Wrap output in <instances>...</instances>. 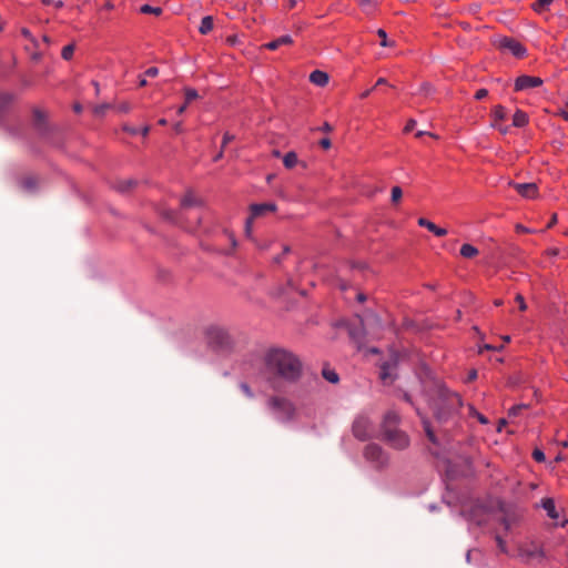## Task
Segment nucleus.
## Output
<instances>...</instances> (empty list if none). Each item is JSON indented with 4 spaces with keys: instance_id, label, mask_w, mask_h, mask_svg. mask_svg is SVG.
Masks as SVG:
<instances>
[{
    "instance_id": "obj_38",
    "label": "nucleus",
    "mask_w": 568,
    "mask_h": 568,
    "mask_svg": "<svg viewBox=\"0 0 568 568\" xmlns=\"http://www.w3.org/2000/svg\"><path fill=\"white\" fill-rule=\"evenodd\" d=\"M532 457L538 463L545 462V458H546L544 452L540 449H535L532 452Z\"/></svg>"
},
{
    "instance_id": "obj_11",
    "label": "nucleus",
    "mask_w": 568,
    "mask_h": 568,
    "mask_svg": "<svg viewBox=\"0 0 568 568\" xmlns=\"http://www.w3.org/2000/svg\"><path fill=\"white\" fill-rule=\"evenodd\" d=\"M39 180L32 174H26L18 180V187L26 194H33L38 190Z\"/></svg>"
},
{
    "instance_id": "obj_46",
    "label": "nucleus",
    "mask_w": 568,
    "mask_h": 568,
    "mask_svg": "<svg viewBox=\"0 0 568 568\" xmlns=\"http://www.w3.org/2000/svg\"><path fill=\"white\" fill-rule=\"evenodd\" d=\"M320 145L321 148H323L324 150H327L331 148L332 143H331V140L328 138H324L320 141Z\"/></svg>"
},
{
    "instance_id": "obj_35",
    "label": "nucleus",
    "mask_w": 568,
    "mask_h": 568,
    "mask_svg": "<svg viewBox=\"0 0 568 568\" xmlns=\"http://www.w3.org/2000/svg\"><path fill=\"white\" fill-rule=\"evenodd\" d=\"M469 414L476 417L479 423L488 424V419L483 414L478 413L473 406H469Z\"/></svg>"
},
{
    "instance_id": "obj_37",
    "label": "nucleus",
    "mask_w": 568,
    "mask_h": 568,
    "mask_svg": "<svg viewBox=\"0 0 568 568\" xmlns=\"http://www.w3.org/2000/svg\"><path fill=\"white\" fill-rule=\"evenodd\" d=\"M377 36L382 39V41H381V45H382V47H388V45H390V44H392V43H389V42H388V40H387V34H386L385 30H383V29H378V30H377Z\"/></svg>"
},
{
    "instance_id": "obj_13",
    "label": "nucleus",
    "mask_w": 568,
    "mask_h": 568,
    "mask_svg": "<svg viewBox=\"0 0 568 568\" xmlns=\"http://www.w3.org/2000/svg\"><path fill=\"white\" fill-rule=\"evenodd\" d=\"M519 555L526 560H532L536 558H544L545 554L541 547L532 545L530 547L521 548Z\"/></svg>"
},
{
    "instance_id": "obj_15",
    "label": "nucleus",
    "mask_w": 568,
    "mask_h": 568,
    "mask_svg": "<svg viewBox=\"0 0 568 568\" xmlns=\"http://www.w3.org/2000/svg\"><path fill=\"white\" fill-rule=\"evenodd\" d=\"M418 225L422 227H426L428 231L433 232L436 236H445L447 234V230L437 226L433 222L428 221L425 217L418 219Z\"/></svg>"
},
{
    "instance_id": "obj_22",
    "label": "nucleus",
    "mask_w": 568,
    "mask_h": 568,
    "mask_svg": "<svg viewBox=\"0 0 568 568\" xmlns=\"http://www.w3.org/2000/svg\"><path fill=\"white\" fill-rule=\"evenodd\" d=\"M214 26L213 17L206 16L202 19L199 31L201 34H207L212 31Z\"/></svg>"
},
{
    "instance_id": "obj_12",
    "label": "nucleus",
    "mask_w": 568,
    "mask_h": 568,
    "mask_svg": "<svg viewBox=\"0 0 568 568\" xmlns=\"http://www.w3.org/2000/svg\"><path fill=\"white\" fill-rule=\"evenodd\" d=\"M510 185L524 197L534 199L537 196L538 187L536 183H515L511 182Z\"/></svg>"
},
{
    "instance_id": "obj_24",
    "label": "nucleus",
    "mask_w": 568,
    "mask_h": 568,
    "mask_svg": "<svg viewBox=\"0 0 568 568\" xmlns=\"http://www.w3.org/2000/svg\"><path fill=\"white\" fill-rule=\"evenodd\" d=\"M423 426H424V430L426 433L427 438L433 444H438L437 437L435 435V430H434L433 426L430 425V423L423 418Z\"/></svg>"
},
{
    "instance_id": "obj_44",
    "label": "nucleus",
    "mask_w": 568,
    "mask_h": 568,
    "mask_svg": "<svg viewBox=\"0 0 568 568\" xmlns=\"http://www.w3.org/2000/svg\"><path fill=\"white\" fill-rule=\"evenodd\" d=\"M488 94V91L486 89H479L476 94H475V99L477 100H481L484 98H486Z\"/></svg>"
},
{
    "instance_id": "obj_60",
    "label": "nucleus",
    "mask_w": 568,
    "mask_h": 568,
    "mask_svg": "<svg viewBox=\"0 0 568 568\" xmlns=\"http://www.w3.org/2000/svg\"><path fill=\"white\" fill-rule=\"evenodd\" d=\"M149 132H150V126H149V125H145V126L142 129V131H141L142 135H144V136H146V135L149 134Z\"/></svg>"
},
{
    "instance_id": "obj_53",
    "label": "nucleus",
    "mask_w": 568,
    "mask_h": 568,
    "mask_svg": "<svg viewBox=\"0 0 568 568\" xmlns=\"http://www.w3.org/2000/svg\"><path fill=\"white\" fill-rule=\"evenodd\" d=\"M163 216H164L166 220L173 221V220H174V212H173V211H165V212L163 213Z\"/></svg>"
},
{
    "instance_id": "obj_45",
    "label": "nucleus",
    "mask_w": 568,
    "mask_h": 568,
    "mask_svg": "<svg viewBox=\"0 0 568 568\" xmlns=\"http://www.w3.org/2000/svg\"><path fill=\"white\" fill-rule=\"evenodd\" d=\"M241 389L243 390V393H244L247 397H250V398H252V397H253V393H252V390H251V388H250V386H248L247 384H241Z\"/></svg>"
},
{
    "instance_id": "obj_25",
    "label": "nucleus",
    "mask_w": 568,
    "mask_h": 568,
    "mask_svg": "<svg viewBox=\"0 0 568 568\" xmlns=\"http://www.w3.org/2000/svg\"><path fill=\"white\" fill-rule=\"evenodd\" d=\"M491 115L494 118L493 123H498L499 121H503L506 119V110L503 105H496L493 109Z\"/></svg>"
},
{
    "instance_id": "obj_41",
    "label": "nucleus",
    "mask_w": 568,
    "mask_h": 568,
    "mask_svg": "<svg viewBox=\"0 0 568 568\" xmlns=\"http://www.w3.org/2000/svg\"><path fill=\"white\" fill-rule=\"evenodd\" d=\"M159 74V69L155 67H151L145 71V75L150 78H154Z\"/></svg>"
},
{
    "instance_id": "obj_17",
    "label": "nucleus",
    "mask_w": 568,
    "mask_h": 568,
    "mask_svg": "<svg viewBox=\"0 0 568 568\" xmlns=\"http://www.w3.org/2000/svg\"><path fill=\"white\" fill-rule=\"evenodd\" d=\"M310 81L318 87H324L328 83L327 73L315 70L310 74Z\"/></svg>"
},
{
    "instance_id": "obj_28",
    "label": "nucleus",
    "mask_w": 568,
    "mask_h": 568,
    "mask_svg": "<svg viewBox=\"0 0 568 568\" xmlns=\"http://www.w3.org/2000/svg\"><path fill=\"white\" fill-rule=\"evenodd\" d=\"M323 377L329 382V383H337L338 382V375L336 372L332 371V369H327V368H324L323 372Z\"/></svg>"
},
{
    "instance_id": "obj_36",
    "label": "nucleus",
    "mask_w": 568,
    "mask_h": 568,
    "mask_svg": "<svg viewBox=\"0 0 568 568\" xmlns=\"http://www.w3.org/2000/svg\"><path fill=\"white\" fill-rule=\"evenodd\" d=\"M515 302L518 304V308L521 312H525L527 310V304L525 302V298L521 294H517L515 297Z\"/></svg>"
},
{
    "instance_id": "obj_43",
    "label": "nucleus",
    "mask_w": 568,
    "mask_h": 568,
    "mask_svg": "<svg viewBox=\"0 0 568 568\" xmlns=\"http://www.w3.org/2000/svg\"><path fill=\"white\" fill-rule=\"evenodd\" d=\"M513 523H514V519H510L508 517H504L501 520V524L504 525L505 530H509L511 528Z\"/></svg>"
},
{
    "instance_id": "obj_27",
    "label": "nucleus",
    "mask_w": 568,
    "mask_h": 568,
    "mask_svg": "<svg viewBox=\"0 0 568 568\" xmlns=\"http://www.w3.org/2000/svg\"><path fill=\"white\" fill-rule=\"evenodd\" d=\"M12 97L8 93L0 94V120L2 119L8 105L11 103Z\"/></svg>"
},
{
    "instance_id": "obj_55",
    "label": "nucleus",
    "mask_w": 568,
    "mask_h": 568,
    "mask_svg": "<svg viewBox=\"0 0 568 568\" xmlns=\"http://www.w3.org/2000/svg\"><path fill=\"white\" fill-rule=\"evenodd\" d=\"M420 90L424 91L427 94L430 91V84L429 83H424L420 87Z\"/></svg>"
},
{
    "instance_id": "obj_51",
    "label": "nucleus",
    "mask_w": 568,
    "mask_h": 568,
    "mask_svg": "<svg viewBox=\"0 0 568 568\" xmlns=\"http://www.w3.org/2000/svg\"><path fill=\"white\" fill-rule=\"evenodd\" d=\"M321 131L323 132H332L333 131V126L328 123V122H325L321 128H320Z\"/></svg>"
},
{
    "instance_id": "obj_62",
    "label": "nucleus",
    "mask_w": 568,
    "mask_h": 568,
    "mask_svg": "<svg viewBox=\"0 0 568 568\" xmlns=\"http://www.w3.org/2000/svg\"><path fill=\"white\" fill-rule=\"evenodd\" d=\"M372 91H373V89H369V90L364 91V92L361 94V98H362V99L367 98V97L371 94V92H372Z\"/></svg>"
},
{
    "instance_id": "obj_40",
    "label": "nucleus",
    "mask_w": 568,
    "mask_h": 568,
    "mask_svg": "<svg viewBox=\"0 0 568 568\" xmlns=\"http://www.w3.org/2000/svg\"><path fill=\"white\" fill-rule=\"evenodd\" d=\"M496 542L499 550L506 552V542L499 535L496 536Z\"/></svg>"
},
{
    "instance_id": "obj_8",
    "label": "nucleus",
    "mask_w": 568,
    "mask_h": 568,
    "mask_svg": "<svg viewBox=\"0 0 568 568\" xmlns=\"http://www.w3.org/2000/svg\"><path fill=\"white\" fill-rule=\"evenodd\" d=\"M373 432L372 423L366 416H358L353 424V434L361 440L369 438Z\"/></svg>"
},
{
    "instance_id": "obj_31",
    "label": "nucleus",
    "mask_w": 568,
    "mask_h": 568,
    "mask_svg": "<svg viewBox=\"0 0 568 568\" xmlns=\"http://www.w3.org/2000/svg\"><path fill=\"white\" fill-rule=\"evenodd\" d=\"M141 12L142 13H152V14H161L162 12V9L160 7H151L149 4H144L141 7Z\"/></svg>"
},
{
    "instance_id": "obj_32",
    "label": "nucleus",
    "mask_w": 568,
    "mask_h": 568,
    "mask_svg": "<svg viewBox=\"0 0 568 568\" xmlns=\"http://www.w3.org/2000/svg\"><path fill=\"white\" fill-rule=\"evenodd\" d=\"M185 92V102L191 103L193 100L197 99L199 94L195 89L186 88Z\"/></svg>"
},
{
    "instance_id": "obj_33",
    "label": "nucleus",
    "mask_w": 568,
    "mask_h": 568,
    "mask_svg": "<svg viewBox=\"0 0 568 568\" xmlns=\"http://www.w3.org/2000/svg\"><path fill=\"white\" fill-rule=\"evenodd\" d=\"M552 0H536V2L532 4V8L535 11H542L545 10Z\"/></svg>"
},
{
    "instance_id": "obj_48",
    "label": "nucleus",
    "mask_w": 568,
    "mask_h": 568,
    "mask_svg": "<svg viewBox=\"0 0 568 568\" xmlns=\"http://www.w3.org/2000/svg\"><path fill=\"white\" fill-rule=\"evenodd\" d=\"M491 126L498 129L501 134H507L509 131L508 126H501L498 123H491Z\"/></svg>"
},
{
    "instance_id": "obj_50",
    "label": "nucleus",
    "mask_w": 568,
    "mask_h": 568,
    "mask_svg": "<svg viewBox=\"0 0 568 568\" xmlns=\"http://www.w3.org/2000/svg\"><path fill=\"white\" fill-rule=\"evenodd\" d=\"M45 4H54L57 8H61L63 6V2L61 0L53 1V0H42Z\"/></svg>"
},
{
    "instance_id": "obj_5",
    "label": "nucleus",
    "mask_w": 568,
    "mask_h": 568,
    "mask_svg": "<svg viewBox=\"0 0 568 568\" xmlns=\"http://www.w3.org/2000/svg\"><path fill=\"white\" fill-rule=\"evenodd\" d=\"M207 345L220 352L229 351L233 346V339L229 332L220 326H210L205 332Z\"/></svg>"
},
{
    "instance_id": "obj_3",
    "label": "nucleus",
    "mask_w": 568,
    "mask_h": 568,
    "mask_svg": "<svg viewBox=\"0 0 568 568\" xmlns=\"http://www.w3.org/2000/svg\"><path fill=\"white\" fill-rule=\"evenodd\" d=\"M399 415L395 410H388L382 422V430L384 440L396 449L408 447V436L397 428Z\"/></svg>"
},
{
    "instance_id": "obj_6",
    "label": "nucleus",
    "mask_w": 568,
    "mask_h": 568,
    "mask_svg": "<svg viewBox=\"0 0 568 568\" xmlns=\"http://www.w3.org/2000/svg\"><path fill=\"white\" fill-rule=\"evenodd\" d=\"M364 455L366 459L375 465L377 468H382L388 463V457L384 453L381 446L376 444H369L365 447Z\"/></svg>"
},
{
    "instance_id": "obj_39",
    "label": "nucleus",
    "mask_w": 568,
    "mask_h": 568,
    "mask_svg": "<svg viewBox=\"0 0 568 568\" xmlns=\"http://www.w3.org/2000/svg\"><path fill=\"white\" fill-rule=\"evenodd\" d=\"M235 136L229 132H225L222 141V149H224L230 142H232Z\"/></svg>"
},
{
    "instance_id": "obj_49",
    "label": "nucleus",
    "mask_w": 568,
    "mask_h": 568,
    "mask_svg": "<svg viewBox=\"0 0 568 568\" xmlns=\"http://www.w3.org/2000/svg\"><path fill=\"white\" fill-rule=\"evenodd\" d=\"M123 130L132 135H135L138 133V129L130 126L128 124L123 125Z\"/></svg>"
},
{
    "instance_id": "obj_30",
    "label": "nucleus",
    "mask_w": 568,
    "mask_h": 568,
    "mask_svg": "<svg viewBox=\"0 0 568 568\" xmlns=\"http://www.w3.org/2000/svg\"><path fill=\"white\" fill-rule=\"evenodd\" d=\"M74 44H68L62 49L61 55L64 60H70L74 53Z\"/></svg>"
},
{
    "instance_id": "obj_61",
    "label": "nucleus",
    "mask_w": 568,
    "mask_h": 568,
    "mask_svg": "<svg viewBox=\"0 0 568 568\" xmlns=\"http://www.w3.org/2000/svg\"><path fill=\"white\" fill-rule=\"evenodd\" d=\"M357 301H358V302H361V303H362V302H364V301H366V296H365V294H363V293H358V294H357Z\"/></svg>"
},
{
    "instance_id": "obj_26",
    "label": "nucleus",
    "mask_w": 568,
    "mask_h": 568,
    "mask_svg": "<svg viewBox=\"0 0 568 568\" xmlns=\"http://www.w3.org/2000/svg\"><path fill=\"white\" fill-rule=\"evenodd\" d=\"M283 163L286 169H293L297 163V155L295 152H288L283 158Z\"/></svg>"
},
{
    "instance_id": "obj_20",
    "label": "nucleus",
    "mask_w": 568,
    "mask_h": 568,
    "mask_svg": "<svg viewBox=\"0 0 568 568\" xmlns=\"http://www.w3.org/2000/svg\"><path fill=\"white\" fill-rule=\"evenodd\" d=\"M201 201L195 197V195L189 191L181 200V206L186 209L191 206L200 205Z\"/></svg>"
},
{
    "instance_id": "obj_21",
    "label": "nucleus",
    "mask_w": 568,
    "mask_h": 568,
    "mask_svg": "<svg viewBox=\"0 0 568 568\" xmlns=\"http://www.w3.org/2000/svg\"><path fill=\"white\" fill-rule=\"evenodd\" d=\"M136 185V181L133 179L120 180L115 183L114 187L119 192H128Z\"/></svg>"
},
{
    "instance_id": "obj_63",
    "label": "nucleus",
    "mask_w": 568,
    "mask_h": 568,
    "mask_svg": "<svg viewBox=\"0 0 568 568\" xmlns=\"http://www.w3.org/2000/svg\"><path fill=\"white\" fill-rule=\"evenodd\" d=\"M92 84L94 85L95 94L100 93V85L97 81H93Z\"/></svg>"
},
{
    "instance_id": "obj_9",
    "label": "nucleus",
    "mask_w": 568,
    "mask_h": 568,
    "mask_svg": "<svg viewBox=\"0 0 568 568\" xmlns=\"http://www.w3.org/2000/svg\"><path fill=\"white\" fill-rule=\"evenodd\" d=\"M497 44L498 48L511 52L517 58H521L526 53L524 45L513 38L504 37L498 40Z\"/></svg>"
},
{
    "instance_id": "obj_34",
    "label": "nucleus",
    "mask_w": 568,
    "mask_h": 568,
    "mask_svg": "<svg viewBox=\"0 0 568 568\" xmlns=\"http://www.w3.org/2000/svg\"><path fill=\"white\" fill-rule=\"evenodd\" d=\"M403 196V191L399 186H394L392 189V202L394 204L398 203Z\"/></svg>"
},
{
    "instance_id": "obj_18",
    "label": "nucleus",
    "mask_w": 568,
    "mask_h": 568,
    "mask_svg": "<svg viewBox=\"0 0 568 568\" xmlns=\"http://www.w3.org/2000/svg\"><path fill=\"white\" fill-rule=\"evenodd\" d=\"M541 506H542V508L547 511V515H548L551 519H557V518H558V513H557V510H556L554 499H551V498H545V499H542V501H541Z\"/></svg>"
},
{
    "instance_id": "obj_56",
    "label": "nucleus",
    "mask_w": 568,
    "mask_h": 568,
    "mask_svg": "<svg viewBox=\"0 0 568 568\" xmlns=\"http://www.w3.org/2000/svg\"><path fill=\"white\" fill-rule=\"evenodd\" d=\"M557 222V214H554L551 216V220L549 221V223L547 224V227H552V225Z\"/></svg>"
},
{
    "instance_id": "obj_14",
    "label": "nucleus",
    "mask_w": 568,
    "mask_h": 568,
    "mask_svg": "<svg viewBox=\"0 0 568 568\" xmlns=\"http://www.w3.org/2000/svg\"><path fill=\"white\" fill-rule=\"evenodd\" d=\"M396 358H392L390 361H387L382 364L381 366V373L379 377L384 382L393 381V369L396 366Z\"/></svg>"
},
{
    "instance_id": "obj_29",
    "label": "nucleus",
    "mask_w": 568,
    "mask_h": 568,
    "mask_svg": "<svg viewBox=\"0 0 568 568\" xmlns=\"http://www.w3.org/2000/svg\"><path fill=\"white\" fill-rule=\"evenodd\" d=\"M111 109V104L109 103H102V104H99V105H95L93 108V113L97 115V116H102L104 115V113Z\"/></svg>"
},
{
    "instance_id": "obj_19",
    "label": "nucleus",
    "mask_w": 568,
    "mask_h": 568,
    "mask_svg": "<svg viewBox=\"0 0 568 568\" xmlns=\"http://www.w3.org/2000/svg\"><path fill=\"white\" fill-rule=\"evenodd\" d=\"M528 123V115L521 110H517L513 116V125L516 128H523Z\"/></svg>"
},
{
    "instance_id": "obj_2",
    "label": "nucleus",
    "mask_w": 568,
    "mask_h": 568,
    "mask_svg": "<svg viewBox=\"0 0 568 568\" xmlns=\"http://www.w3.org/2000/svg\"><path fill=\"white\" fill-rule=\"evenodd\" d=\"M430 407L437 423H446L462 406V399L457 393H453L438 379L432 381L427 390Z\"/></svg>"
},
{
    "instance_id": "obj_59",
    "label": "nucleus",
    "mask_w": 568,
    "mask_h": 568,
    "mask_svg": "<svg viewBox=\"0 0 568 568\" xmlns=\"http://www.w3.org/2000/svg\"><path fill=\"white\" fill-rule=\"evenodd\" d=\"M229 237H230L231 243H232V248H235V246H236V240H235L234 235H233V234H229Z\"/></svg>"
},
{
    "instance_id": "obj_52",
    "label": "nucleus",
    "mask_w": 568,
    "mask_h": 568,
    "mask_svg": "<svg viewBox=\"0 0 568 568\" xmlns=\"http://www.w3.org/2000/svg\"><path fill=\"white\" fill-rule=\"evenodd\" d=\"M559 114L564 118V120L568 121V103L564 109L560 110Z\"/></svg>"
},
{
    "instance_id": "obj_47",
    "label": "nucleus",
    "mask_w": 568,
    "mask_h": 568,
    "mask_svg": "<svg viewBox=\"0 0 568 568\" xmlns=\"http://www.w3.org/2000/svg\"><path fill=\"white\" fill-rule=\"evenodd\" d=\"M415 125H416V121H415V120H413V119H410V120L407 122V124L405 125L404 131H405L406 133H408V132H410L412 130H414Z\"/></svg>"
},
{
    "instance_id": "obj_7",
    "label": "nucleus",
    "mask_w": 568,
    "mask_h": 568,
    "mask_svg": "<svg viewBox=\"0 0 568 568\" xmlns=\"http://www.w3.org/2000/svg\"><path fill=\"white\" fill-rule=\"evenodd\" d=\"M276 205L274 203H260L251 205V215L245 222V232L248 235L251 233V225L254 219L265 215L268 212H274Z\"/></svg>"
},
{
    "instance_id": "obj_16",
    "label": "nucleus",
    "mask_w": 568,
    "mask_h": 568,
    "mask_svg": "<svg viewBox=\"0 0 568 568\" xmlns=\"http://www.w3.org/2000/svg\"><path fill=\"white\" fill-rule=\"evenodd\" d=\"M293 43V39L290 36H282L266 44H264V48L268 50H277L282 45H288Z\"/></svg>"
},
{
    "instance_id": "obj_58",
    "label": "nucleus",
    "mask_w": 568,
    "mask_h": 568,
    "mask_svg": "<svg viewBox=\"0 0 568 568\" xmlns=\"http://www.w3.org/2000/svg\"><path fill=\"white\" fill-rule=\"evenodd\" d=\"M187 104L186 102H184L183 105H181L179 109H178V114L181 115L182 113H184V111L186 110L187 108Z\"/></svg>"
},
{
    "instance_id": "obj_64",
    "label": "nucleus",
    "mask_w": 568,
    "mask_h": 568,
    "mask_svg": "<svg viewBox=\"0 0 568 568\" xmlns=\"http://www.w3.org/2000/svg\"><path fill=\"white\" fill-rule=\"evenodd\" d=\"M222 156H223V149H222V150H221V151H220V152L214 156V159H213V160L216 162V161H219L220 159H222Z\"/></svg>"
},
{
    "instance_id": "obj_54",
    "label": "nucleus",
    "mask_w": 568,
    "mask_h": 568,
    "mask_svg": "<svg viewBox=\"0 0 568 568\" xmlns=\"http://www.w3.org/2000/svg\"><path fill=\"white\" fill-rule=\"evenodd\" d=\"M477 378V372L475 369L470 371L467 377L468 382H471Z\"/></svg>"
},
{
    "instance_id": "obj_10",
    "label": "nucleus",
    "mask_w": 568,
    "mask_h": 568,
    "mask_svg": "<svg viewBox=\"0 0 568 568\" xmlns=\"http://www.w3.org/2000/svg\"><path fill=\"white\" fill-rule=\"evenodd\" d=\"M542 79L539 77L531 75H520L515 81V90L516 91H525L531 88H537L542 84Z\"/></svg>"
},
{
    "instance_id": "obj_23",
    "label": "nucleus",
    "mask_w": 568,
    "mask_h": 568,
    "mask_svg": "<svg viewBox=\"0 0 568 568\" xmlns=\"http://www.w3.org/2000/svg\"><path fill=\"white\" fill-rule=\"evenodd\" d=\"M478 254V250L471 244H464L460 247V255L465 258H473Z\"/></svg>"
},
{
    "instance_id": "obj_4",
    "label": "nucleus",
    "mask_w": 568,
    "mask_h": 568,
    "mask_svg": "<svg viewBox=\"0 0 568 568\" xmlns=\"http://www.w3.org/2000/svg\"><path fill=\"white\" fill-rule=\"evenodd\" d=\"M267 408L281 423L292 422L296 416V407L294 403L282 396H271L267 399Z\"/></svg>"
},
{
    "instance_id": "obj_57",
    "label": "nucleus",
    "mask_w": 568,
    "mask_h": 568,
    "mask_svg": "<svg viewBox=\"0 0 568 568\" xmlns=\"http://www.w3.org/2000/svg\"><path fill=\"white\" fill-rule=\"evenodd\" d=\"M384 84H387V80L385 78H379L376 81L375 88L378 87V85H384Z\"/></svg>"
},
{
    "instance_id": "obj_42",
    "label": "nucleus",
    "mask_w": 568,
    "mask_h": 568,
    "mask_svg": "<svg viewBox=\"0 0 568 568\" xmlns=\"http://www.w3.org/2000/svg\"><path fill=\"white\" fill-rule=\"evenodd\" d=\"M118 110L120 112L128 113L131 110V105L128 102H122L121 104H119Z\"/></svg>"
},
{
    "instance_id": "obj_1",
    "label": "nucleus",
    "mask_w": 568,
    "mask_h": 568,
    "mask_svg": "<svg viewBox=\"0 0 568 568\" xmlns=\"http://www.w3.org/2000/svg\"><path fill=\"white\" fill-rule=\"evenodd\" d=\"M263 375L273 389L280 390L284 384L298 381L302 375V363L288 351L271 349L264 357Z\"/></svg>"
}]
</instances>
